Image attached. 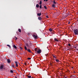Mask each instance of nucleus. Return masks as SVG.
<instances>
[{"instance_id":"f257e3e1","label":"nucleus","mask_w":78,"mask_h":78,"mask_svg":"<svg viewBox=\"0 0 78 78\" xmlns=\"http://www.w3.org/2000/svg\"><path fill=\"white\" fill-rule=\"evenodd\" d=\"M73 31L75 35H78V29H75L73 30Z\"/></svg>"},{"instance_id":"f03ea898","label":"nucleus","mask_w":78,"mask_h":78,"mask_svg":"<svg viewBox=\"0 0 78 78\" xmlns=\"http://www.w3.org/2000/svg\"><path fill=\"white\" fill-rule=\"evenodd\" d=\"M33 37L35 39H37V34H36L34 33L33 35Z\"/></svg>"},{"instance_id":"7ed1b4c3","label":"nucleus","mask_w":78,"mask_h":78,"mask_svg":"<svg viewBox=\"0 0 78 78\" xmlns=\"http://www.w3.org/2000/svg\"><path fill=\"white\" fill-rule=\"evenodd\" d=\"M77 77L75 75H73L70 76V78H76Z\"/></svg>"},{"instance_id":"20e7f679","label":"nucleus","mask_w":78,"mask_h":78,"mask_svg":"<svg viewBox=\"0 0 78 78\" xmlns=\"http://www.w3.org/2000/svg\"><path fill=\"white\" fill-rule=\"evenodd\" d=\"M4 67V66H3V65H2L0 66V69L1 70H2V69H5V68H3V67Z\"/></svg>"},{"instance_id":"39448f33","label":"nucleus","mask_w":78,"mask_h":78,"mask_svg":"<svg viewBox=\"0 0 78 78\" xmlns=\"http://www.w3.org/2000/svg\"><path fill=\"white\" fill-rule=\"evenodd\" d=\"M37 53H39V54H41V50L39 49V50L37 51Z\"/></svg>"},{"instance_id":"423d86ee","label":"nucleus","mask_w":78,"mask_h":78,"mask_svg":"<svg viewBox=\"0 0 78 78\" xmlns=\"http://www.w3.org/2000/svg\"><path fill=\"white\" fill-rule=\"evenodd\" d=\"M27 51H28V52H29V53H33V52L31 51V50L29 49H27Z\"/></svg>"},{"instance_id":"0eeeda50","label":"nucleus","mask_w":78,"mask_h":78,"mask_svg":"<svg viewBox=\"0 0 78 78\" xmlns=\"http://www.w3.org/2000/svg\"><path fill=\"white\" fill-rule=\"evenodd\" d=\"M26 46L28 48H30V44H27Z\"/></svg>"},{"instance_id":"6e6552de","label":"nucleus","mask_w":78,"mask_h":78,"mask_svg":"<svg viewBox=\"0 0 78 78\" xmlns=\"http://www.w3.org/2000/svg\"><path fill=\"white\" fill-rule=\"evenodd\" d=\"M15 65L16 67H18V62L16 61L15 62Z\"/></svg>"},{"instance_id":"1a4fd4ad","label":"nucleus","mask_w":78,"mask_h":78,"mask_svg":"<svg viewBox=\"0 0 78 78\" xmlns=\"http://www.w3.org/2000/svg\"><path fill=\"white\" fill-rule=\"evenodd\" d=\"M38 19L39 20H40L41 21V20H42V18H41V17L40 16H39L38 17Z\"/></svg>"},{"instance_id":"9d476101","label":"nucleus","mask_w":78,"mask_h":78,"mask_svg":"<svg viewBox=\"0 0 78 78\" xmlns=\"http://www.w3.org/2000/svg\"><path fill=\"white\" fill-rule=\"evenodd\" d=\"M12 47L14 48H15V49H16L17 48V46H16L15 45H12Z\"/></svg>"},{"instance_id":"9b49d317","label":"nucleus","mask_w":78,"mask_h":78,"mask_svg":"<svg viewBox=\"0 0 78 78\" xmlns=\"http://www.w3.org/2000/svg\"><path fill=\"white\" fill-rule=\"evenodd\" d=\"M7 62L8 63H11V60H10V59H8L7 60Z\"/></svg>"},{"instance_id":"f8f14e48","label":"nucleus","mask_w":78,"mask_h":78,"mask_svg":"<svg viewBox=\"0 0 78 78\" xmlns=\"http://www.w3.org/2000/svg\"><path fill=\"white\" fill-rule=\"evenodd\" d=\"M12 67H13V68H16V66H15V65H14V64H12Z\"/></svg>"},{"instance_id":"ddd939ff","label":"nucleus","mask_w":78,"mask_h":78,"mask_svg":"<svg viewBox=\"0 0 78 78\" xmlns=\"http://www.w3.org/2000/svg\"><path fill=\"white\" fill-rule=\"evenodd\" d=\"M54 40H55V41H57V42H58V40L56 38H55L54 39Z\"/></svg>"},{"instance_id":"4468645a","label":"nucleus","mask_w":78,"mask_h":78,"mask_svg":"<svg viewBox=\"0 0 78 78\" xmlns=\"http://www.w3.org/2000/svg\"><path fill=\"white\" fill-rule=\"evenodd\" d=\"M41 13H38L37 14V15L38 16H41Z\"/></svg>"},{"instance_id":"2eb2a0df","label":"nucleus","mask_w":78,"mask_h":78,"mask_svg":"<svg viewBox=\"0 0 78 78\" xmlns=\"http://www.w3.org/2000/svg\"><path fill=\"white\" fill-rule=\"evenodd\" d=\"M36 8H39V5H38V4H37L36 5Z\"/></svg>"},{"instance_id":"dca6fc26","label":"nucleus","mask_w":78,"mask_h":78,"mask_svg":"<svg viewBox=\"0 0 78 78\" xmlns=\"http://www.w3.org/2000/svg\"><path fill=\"white\" fill-rule=\"evenodd\" d=\"M53 58H56V56L55 55H52Z\"/></svg>"},{"instance_id":"f3484780","label":"nucleus","mask_w":78,"mask_h":78,"mask_svg":"<svg viewBox=\"0 0 78 78\" xmlns=\"http://www.w3.org/2000/svg\"><path fill=\"white\" fill-rule=\"evenodd\" d=\"M49 31H51H51H53V30H52V29H51V28H49Z\"/></svg>"},{"instance_id":"a211bd4d","label":"nucleus","mask_w":78,"mask_h":78,"mask_svg":"<svg viewBox=\"0 0 78 78\" xmlns=\"http://www.w3.org/2000/svg\"><path fill=\"white\" fill-rule=\"evenodd\" d=\"M52 7L53 8H55V5L53 4L52 5Z\"/></svg>"},{"instance_id":"6ab92c4d","label":"nucleus","mask_w":78,"mask_h":78,"mask_svg":"<svg viewBox=\"0 0 78 78\" xmlns=\"http://www.w3.org/2000/svg\"><path fill=\"white\" fill-rule=\"evenodd\" d=\"M34 50L36 53H37V49L36 48H35L34 49Z\"/></svg>"},{"instance_id":"aec40b11","label":"nucleus","mask_w":78,"mask_h":78,"mask_svg":"<svg viewBox=\"0 0 78 78\" xmlns=\"http://www.w3.org/2000/svg\"><path fill=\"white\" fill-rule=\"evenodd\" d=\"M24 48L25 50H27V47H26V46H24Z\"/></svg>"},{"instance_id":"412c9836","label":"nucleus","mask_w":78,"mask_h":78,"mask_svg":"<svg viewBox=\"0 0 78 78\" xmlns=\"http://www.w3.org/2000/svg\"><path fill=\"white\" fill-rule=\"evenodd\" d=\"M7 46H8V47H9V48H11V46H10V45H9V44H7Z\"/></svg>"},{"instance_id":"4be33fe9","label":"nucleus","mask_w":78,"mask_h":78,"mask_svg":"<svg viewBox=\"0 0 78 78\" xmlns=\"http://www.w3.org/2000/svg\"><path fill=\"white\" fill-rule=\"evenodd\" d=\"M20 55H21L22 56V55H23V53L21 52L20 53Z\"/></svg>"},{"instance_id":"5701e85b","label":"nucleus","mask_w":78,"mask_h":78,"mask_svg":"<svg viewBox=\"0 0 78 78\" xmlns=\"http://www.w3.org/2000/svg\"><path fill=\"white\" fill-rule=\"evenodd\" d=\"M39 5H42V1H40V3H39Z\"/></svg>"},{"instance_id":"b1692460","label":"nucleus","mask_w":78,"mask_h":78,"mask_svg":"<svg viewBox=\"0 0 78 78\" xmlns=\"http://www.w3.org/2000/svg\"><path fill=\"white\" fill-rule=\"evenodd\" d=\"M44 8H45V9H47V7H46V6H44Z\"/></svg>"},{"instance_id":"393cba45","label":"nucleus","mask_w":78,"mask_h":78,"mask_svg":"<svg viewBox=\"0 0 78 78\" xmlns=\"http://www.w3.org/2000/svg\"><path fill=\"white\" fill-rule=\"evenodd\" d=\"M18 31H19V32L20 33V32H21V29H19L18 30Z\"/></svg>"},{"instance_id":"a878e982","label":"nucleus","mask_w":78,"mask_h":78,"mask_svg":"<svg viewBox=\"0 0 78 78\" xmlns=\"http://www.w3.org/2000/svg\"><path fill=\"white\" fill-rule=\"evenodd\" d=\"M53 2H54V4H56V2H55V0L53 1Z\"/></svg>"},{"instance_id":"bb28decb","label":"nucleus","mask_w":78,"mask_h":78,"mask_svg":"<svg viewBox=\"0 0 78 78\" xmlns=\"http://www.w3.org/2000/svg\"><path fill=\"white\" fill-rule=\"evenodd\" d=\"M31 76H28V78H31Z\"/></svg>"},{"instance_id":"cd10ccee","label":"nucleus","mask_w":78,"mask_h":78,"mask_svg":"<svg viewBox=\"0 0 78 78\" xmlns=\"http://www.w3.org/2000/svg\"><path fill=\"white\" fill-rule=\"evenodd\" d=\"M10 72L11 73H13V71H12V70H11L10 71Z\"/></svg>"},{"instance_id":"c85d7f7f","label":"nucleus","mask_w":78,"mask_h":78,"mask_svg":"<svg viewBox=\"0 0 78 78\" xmlns=\"http://www.w3.org/2000/svg\"><path fill=\"white\" fill-rule=\"evenodd\" d=\"M40 9H41V8H42V5H40Z\"/></svg>"},{"instance_id":"c756f323","label":"nucleus","mask_w":78,"mask_h":78,"mask_svg":"<svg viewBox=\"0 0 78 78\" xmlns=\"http://www.w3.org/2000/svg\"><path fill=\"white\" fill-rule=\"evenodd\" d=\"M69 15L67 14H66L65 15V17H67Z\"/></svg>"},{"instance_id":"7c9ffc66","label":"nucleus","mask_w":78,"mask_h":78,"mask_svg":"<svg viewBox=\"0 0 78 78\" xmlns=\"http://www.w3.org/2000/svg\"><path fill=\"white\" fill-rule=\"evenodd\" d=\"M56 62H59V61L58 59H56Z\"/></svg>"},{"instance_id":"2f4dec72","label":"nucleus","mask_w":78,"mask_h":78,"mask_svg":"<svg viewBox=\"0 0 78 78\" xmlns=\"http://www.w3.org/2000/svg\"><path fill=\"white\" fill-rule=\"evenodd\" d=\"M20 48L21 49V50H23V48H22V47H20Z\"/></svg>"},{"instance_id":"473e14b6","label":"nucleus","mask_w":78,"mask_h":78,"mask_svg":"<svg viewBox=\"0 0 78 78\" xmlns=\"http://www.w3.org/2000/svg\"><path fill=\"white\" fill-rule=\"evenodd\" d=\"M28 60H30L31 59V58H28Z\"/></svg>"},{"instance_id":"72a5a7b5","label":"nucleus","mask_w":78,"mask_h":78,"mask_svg":"<svg viewBox=\"0 0 78 78\" xmlns=\"http://www.w3.org/2000/svg\"><path fill=\"white\" fill-rule=\"evenodd\" d=\"M24 65H25V66H26V65H27V63H26V62H25L24 63Z\"/></svg>"},{"instance_id":"f704fd0d","label":"nucleus","mask_w":78,"mask_h":78,"mask_svg":"<svg viewBox=\"0 0 78 78\" xmlns=\"http://www.w3.org/2000/svg\"><path fill=\"white\" fill-rule=\"evenodd\" d=\"M68 45H69V46H71V44H68Z\"/></svg>"},{"instance_id":"c9c22d12","label":"nucleus","mask_w":78,"mask_h":78,"mask_svg":"<svg viewBox=\"0 0 78 78\" xmlns=\"http://www.w3.org/2000/svg\"><path fill=\"white\" fill-rule=\"evenodd\" d=\"M17 37H16V40H17Z\"/></svg>"},{"instance_id":"e433bc0d","label":"nucleus","mask_w":78,"mask_h":78,"mask_svg":"<svg viewBox=\"0 0 78 78\" xmlns=\"http://www.w3.org/2000/svg\"><path fill=\"white\" fill-rule=\"evenodd\" d=\"M74 73H76V72H75V71H74L73 72Z\"/></svg>"},{"instance_id":"4c0bfd02","label":"nucleus","mask_w":78,"mask_h":78,"mask_svg":"<svg viewBox=\"0 0 78 78\" xmlns=\"http://www.w3.org/2000/svg\"><path fill=\"white\" fill-rule=\"evenodd\" d=\"M74 48H76V47H75Z\"/></svg>"},{"instance_id":"58836bf2","label":"nucleus","mask_w":78,"mask_h":78,"mask_svg":"<svg viewBox=\"0 0 78 78\" xmlns=\"http://www.w3.org/2000/svg\"><path fill=\"white\" fill-rule=\"evenodd\" d=\"M70 23V22L69 21V22H68V24H69Z\"/></svg>"},{"instance_id":"ea45409f","label":"nucleus","mask_w":78,"mask_h":78,"mask_svg":"<svg viewBox=\"0 0 78 78\" xmlns=\"http://www.w3.org/2000/svg\"><path fill=\"white\" fill-rule=\"evenodd\" d=\"M14 71H15V73H16V70H14Z\"/></svg>"},{"instance_id":"a19ab883","label":"nucleus","mask_w":78,"mask_h":78,"mask_svg":"<svg viewBox=\"0 0 78 78\" xmlns=\"http://www.w3.org/2000/svg\"><path fill=\"white\" fill-rule=\"evenodd\" d=\"M17 78V77L15 76V78Z\"/></svg>"},{"instance_id":"79ce46f5","label":"nucleus","mask_w":78,"mask_h":78,"mask_svg":"<svg viewBox=\"0 0 78 78\" xmlns=\"http://www.w3.org/2000/svg\"><path fill=\"white\" fill-rule=\"evenodd\" d=\"M23 51V53H25V51Z\"/></svg>"},{"instance_id":"37998d69","label":"nucleus","mask_w":78,"mask_h":78,"mask_svg":"<svg viewBox=\"0 0 78 78\" xmlns=\"http://www.w3.org/2000/svg\"><path fill=\"white\" fill-rule=\"evenodd\" d=\"M47 18H48V16H47Z\"/></svg>"},{"instance_id":"c03bdc74","label":"nucleus","mask_w":78,"mask_h":78,"mask_svg":"<svg viewBox=\"0 0 78 78\" xmlns=\"http://www.w3.org/2000/svg\"><path fill=\"white\" fill-rule=\"evenodd\" d=\"M76 50H77V51H78V49H76Z\"/></svg>"},{"instance_id":"a18cd8bd","label":"nucleus","mask_w":78,"mask_h":78,"mask_svg":"<svg viewBox=\"0 0 78 78\" xmlns=\"http://www.w3.org/2000/svg\"><path fill=\"white\" fill-rule=\"evenodd\" d=\"M64 78H67V77H65Z\"/></svg>"},{"instance_id":"49530a36","label":"nucleus","mask_w":78,"mask_h":78,"mask_svg":"<svg viewBox=\"0 0 78 78\" xmlns=\"http://www.w3.org/2000/svg\"><path fill=\"white\" fill-rule=\"evenodd\" d=\"M46 2H47V1H48V0H46Z\"/></svg>"},{"instance_id":"de8ad7c7","label":"nucleus","mask_w":78,"mask_h":78,"mask_svg":"<svg viewBox=\"0 0 78 78\" xmlns=\"http://www.w3.org/2000/svg\"><path fill=\"white\" fill-rule=\"evenodd\" d=\"M18 72H20V70H18Z\"/></svg>"},{"instance_id":"09e8293b","label":"nucleus","mask_w":78,"mask_h":78,"mask_svg":"<svg viewBox=\"0 0 78 78\" xmlns=\"http://www.w3.org/2000/svg\"><path fill=\"white\" fill-rule=\"evenodd\" d=\"M46 0H44V2H45V1H46Z\"/></svg>"},{"instance_id":"8fccbe9b","label":"nucleus","mask_w":78,"mask_h":78,"mask_svg":"<svg viewBox=\"0 0 78 78\" xmlns=\"http://www.w3.org/2000/svg\"><path fill=\"white\" fill-rule=\"evenodd\" d=\"M72 69H73V67H72Z\"/></svg>"},{"instance_id":"3c124183","label":"nucleus","mask_w":78,"mask_h":78,"mask_svg":"<svg viewBox=\"0 0 78 78\" xmlns=\"http://www.w3.org/2000/svg\"><path fill=\"white\" fill-rule=\"evenodd\" d=\"M77 21L78 22V19L77 20Z\"/></svg>"},{"instance_id":"603ef678","label":"nucleus","mask_w":78,"mask_h":78,"mask_svg":"<svg viewBox=\"0 0 78 78\" xmlns=\"http://www.w3.org/2000/svg\"><path fill=\"white\" fill-rule=\"evenodd\" d=\"M51 64H52V63H51Z\"/></svg>"},{"instance_id":"864d4df0","label":"nucleus","mask_w":78,"mask_h":78,"mask_svg":"<svg viewBox=\"0 0 78 78\" xmlns=\"http://www.w3.org/2000/svg\"><path fill=\"white\" fill-rule=\"evenodd\" d=\"M34 78V77H32V78Z\"/></svg>"},{"instance_id":"5fc2aeb1","label":"nucleus","mask_w":78,"mask_h":78,"mask_svg":"<svg viewBox=\"0 0 78 78\" xmlns=\"http://www.w3.org/2000/svg\"><path fill=\"white\" fill-rule=\"evenodd\" d=\"M16 69H17V68H16Z\"/></svg>"}]
</instances>
